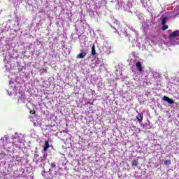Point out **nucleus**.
<instances>
[{
	"instance_id": "1",
	"label": "nucleus",
	"mask_w": 179,
	"mask_h": 179,
	"mask_svg": "<svg viewBox=\"0 0 179 179\" xmlns=\"http://www.w3.org/2000/svg\"><path fill=\"white\" fill-rule=\"evenodd\" d=\"M13 142L8 143L9 136L5 135L0 139V160H3L6 157V154L1 149H4L6 152L12 153L15 150H19L24 143V136L22 134L15 133L11 136Z\"/></svg>"
},
{
	"instance_id": "2",
	"label": "nucleus",
	"mask_w": 179,
	"mask_h": 179,
	"mask_svg": "<svg viewBox=\"0 0 179 179\" xmlns=\"http://www.w3.org/2000/svg\"><path fill=\"white\" fill-rule=\"evenodd\" d=\"M7 92L8 96L14 94L15 99L17 101L18 104L24 103L26 104V107L30 110V107H29V104H31L30 100L26 98V94H24V92H20L19 91V85H16L15 82L10 80L9 87L7 89Z\"/></svg>"
},
{
	"instance_id": "3",
	"label": "nucleus",
	"mask_w": 179,
	"mask_h": 179,
	"mask_svg": "<svg viewBox=\"0 0 179 179\" xmlns=\"http://www.w3.org/2000/svg\"><path fill=\"white\" fill-rule=\"evenodd\" d=\"M12 44L11 41H8L2 47V50L3 52L6 51L5 57L3 59L4 64H10L13 59H16L17 56H15V51H13V47L10 45Z\"/></svg>"
},
{
	"instance_id": "4",
	"label": "nucleus",
	"mask_w": 179,
	"mask_h": 179,
	"mask_svg": "<svg viewBox=\"0 0 179 179\" xmlns=\"http://www.w3.org/2000/svg\"><path fill=\"white\" fill-rule=\"evenodd\" d=\"M80 44L82 49H80V53L76 57L77 59H82L85 58L87 55V48H89V45L86 44V39L85 38L80 39Z\"/></svg>"
},
{
	"instance_id": "5",
	"label": "nucleus",
	"mask_w": 179,
	"mask_h": 179,
	"mask_svg": "<svg viewBox=\"0 0 179 179\" xmlns=\"http://www.w3.org/2000/svg\"><path fill=\"white\" fill-rule=\"evenodd\" d=\"M177 37H179V30H176L171 33L169 36V42L164 43V44L168 47H170V45H178L179 38H177Z\"/></svg>"
},
{
	"instance_id": "6",
	"label": "nucleus",
	"mask_w": 179,
	"mask_h": 179,
	"mask_svg": "<svg viewBox=\"0 0 179 179\" xmlns=\"http://www.w3.org/2000/svg\"><path fill=\"white\" fill-rule=\"evenodd\" d=\"M46 129L50 132H55L57 131V122L53 120L51 124L46 125Z\"/></svg>"
},
{
	"instance_id": "7",
	"label": "nucleus",
	"mask_w": 179,
	"mask_h": 179,
	"mask_svg": "<svg viewBox=\"0 0 179 179\" xmlns=\"http://www.w3.org/2000/svg\"><path fill=\"white\" fill-rule=\"evenodd\" d=\"M136 69L138 75H143V66H142V63L141 62H136Z\"/></svg>"
},
{
	"instance_id": "8",
	"label": "nucleus",
	"mask_w": 179,
	"mask_h": 179,
	"mask_svg": "<svg viewBox=\"0 0 179 179\" xmlns=\"http://www.w3.org/2000/svg\"><path fill=\"white\" fill-rule=\"evenodd\" d=\"M47 158V155H44L43 157H40L37 161H36V164L39 167H44L45 166V159Z\"/></svg>"
},
{
	"instance_id": "9",
	"label": "nucleus",
	"mask_w": 179,
	"mask_h": 179,
	"mask_svg": "<svg viewBox=\"0 0 179 179\" xmlns=\"http://www.w3.org/2000/svg\"><path fill=\"white\" fill-rule=\"evenodd\" d=\"M124 36L127 37L129 41H130L131 43H136V41H138V37L135 40L132 39L134 38V37H135V34H133V35L132 34H128V32H127V31L124 32Z\"/></svg>"
},
{
	"instance_id": "10",
	"label": "nucleus",
	"mask_w": 179,
	"mask_h": 179,
	"mask_svg": "<svg viewBox=\"0 0 179 179\" xmlns=\"http://www.w3.org/2000/svg\"><path fill=\"white\" fill-rule=\"evenodd\" d=\"M129 30H131V33L130 34H131V36H134V34L135 35L134 36V38H132V40H136V38L139 37V33L132 26H129Z\"/></svg>"
},
{
	"instance_id": "11",
	"label": "nucleus",
	"mask_w": 179,
	"mask_h": 179,
	"mask_svg": "<svg viewBox=\"0 0 179 179\" xmlns=\"http://www.w3.org/2000/svg\"><path fill=\"white\" fill-rule=\"evenodd\" d=\"M92 65H94V68H100V66H103V64L99 58H95V59L92 60Z\"/></svg>"
},
{
	"instance_id": "12",
	"label": "nucleus",
	"mask_w": 179,
	"mask_h": 179,
	"mask_svg": "<svg viewBox=\"0 0 179 179\" xmlns=\"http://www.w3.org/2000/svg\"><path fill=\"white\" fill-rule=\"evenodd\" d=\"M151 24L152 22H150V20L144 21L142 24L143 31H146V30H148L149 27H150Z\"/></svg>"
},
{
	"instance_id": "13",
	"label": "nucleus",
	"mask_w": 179,
	"mask_h": 179,
	"mask_svg": "<svg viewBox=\"0 0 179 179\" xmlns=\"http://www.w3.org/2000/svg\"><path fill=\"white\" fill-rule=\"evenodd\" d=\"M42 176H43L44 178L45 179H54V176H52V173L49 171H43L42 173Z\"/></svg>"
},
{
	"instance_id": "14",
	"label": "nucleus",
	"mask_w": 179,
	"mask_h": 179,
	"mask_svg": "<svg viewBox=\"0 0 179 179\" xmlns=\"http://www.w3.org/2000/svg\"><path fill=\"white\" fill-rule=\"evenodd\" d=\"M132 4L131 3H127L125 4V3H122V8L126 10V12H131V6Z\"/></svg>"
},
{
	"instance_id": "15",
	"label": "nucleus",
	"mask_w": 179,
	"mask_h": 179,
	"mask_svg": "<svg viewBox=\"0 0 179 179\" xmlns=\"http://www.w3.org/2000/svg\"><path fill=\"white\" fill-rule=\"evenodd\" d=\"M1 27H3L2 28V32L8 31L9 30V29H10V24H8L7 22H4L1 25Z\"/></svg>"
},
{
	"instance_id": "16",
	"label": "nucleus",
	"mask_w": 179,
	"mask_h": 179,
	"mask_svg": "<svg viewBox=\"0 0 179 179\" xmlns=\"http://www.w3.org/2000/svg\"><path fill=\"white\" fill-rule=\"evenodd\" d=\"M163 100L169 103V104H174V101L173 100V99H170L166 96H164L163 97Z\"/></svg>"
},
{
	"instance_id": "17",
	"label": "nucleus",
	"mask_w": 179,
	"mask_h": 179,
	"mask_svg": "<svg viewBox=\"0 0 179 179\" xmlns=\"http://www.w3.org/2000/svg\"><path fill=\"white\" fill-rule=\"evenodd\" d=\"M117 69H116L115 71V76H116V78H121V75H122V71H121V69H120V66H117Z\"/></svg>"
},
{
	"instance_id": "18",
	"label": "nucleus",
	"mask_w": 179,
	"mask_h": 179,
	"mask_svg": "<svg viewBox=\"0 0 179 179\" xmlns=\"http://www.w3.org/2000/svg\"><path fill=\"white\" fill-rule=\"evenodd\" d=\"M136 118L137 121H138V122L140 124H141L142 121H143V115L138 113V115H136Z\"/></svg>"
},
{
	"instance_id": "19",
	"label": "nucleus",
	"mask_w": 179,
	"mask_h": 179,
	"mask_svg": "<svg viewBox=\"0 0 179 179\" xmlns=\"http://www.w3.org/2000/svg\"><path fill=\"white\" fill-rule=\"evenodd\" d=\"M113 23L116 24V25H114L113 27L112 25H110V27H113V29H114V33H117V29L118 28V20H113Z\"/></svg>"
},
{
	"instance_id": "20",
	"label": "nucleus",
	"mask_w": 179,
	"mask_h": 179,
	"mask_svg": "<svg viewBox=\"0 0 179 179\" xmlns=\"http://www.w3.org/2000/svg\"><path fill=\"white\" fill-rule=\"evenodd\" d=\"M103 51L106 52V54H110V52H111V48H110L108 45H105L103 47Z\"/></svg>"
},
{
	"instance_id": "21",
	"label": "nucleus",
	"mask_w": 179,
	"mask_h": 179,
	"mask_svg": "<svg viewBox=\"0 0 179 179\" xmlns=\"http://www.w3.org/2000/svg\"><path fill=\"white\" fill-rule=\"evenodd\" d=\"M48 148H50V143L48 141H45L43 146V152H47Z\"/></svg>"
},
{
	"instance_id": "22",
	"label": "nucleus",
	"mask_w": 179,
	"mask_h": 179,
	"mask_svg": "<svg viewBox=\"0 0 179 179\" xmlns=\"http://www.w3.org/2000/svg\"><path fill=\"white\" fill-rule=\"evenodd\" d=\"M162 19V24H166V23H167V20H169V17L167 16H162L161 17Z\"/></svg>"
},
{
	"instance_id": "23",
	"label": "nucleus",
	"mask_w": 179,
	"mask_h": 179,
	"mask_svg": "<svg viewBox=\"0 0 179 179\" xmlns=\"http://www.w3.org/2000/svg\"><path fill=\"white\" fill-rule=\"evenodd\" d=\"M50 166H51V167L49 169V171H50V173H52V171H54V170H55L57 165H55V164H54V163H52Z\"/></svg>"
},
{
	"instance_id": "24",
	"label": "nucleus",
	"mask_w": 179,
	"mask_h": 179,
	"mask_svg": "<svg viewBox=\"0 0 179 179\" xmlns=\"http://www.w3.org/2000/svg\"><path fill=\"white\" fill-rule=\"evenodd\" d=\"M15 24H14L15 26V29H16V30H20V29L19 28V20L18 19H15Z\"/></svg>"
},
{
	"instance_id": "25",
	"label": "nucleus",
	"mask_w": 179,
	"mask_h": 179,
	"mask_svg": "<svg viewBox=\"0 0 179 179\" xmlns=\"http://www.w3.org/2000/svg\"><path fill=\"white\" fill-rule=\"evenodd\" d=\"M173 13H174V15H179V6L175 7V8L173 10Z\"/></svg>"
},
{
	"instance_id": "26",
	"label": "nucleus",
	"mask_w": 179,
	"mask_h": 179,
	"mask_svg": "<svg viewBox=\"0 0 179 179\" xmlns=\"http://www.w3.org/2000/svg\"><path fill=\"white\" fill-rule=\"evenodd\" d=\"M96 55V46L94 45L92 47V55Z\"/></svg>"
},
{
	"instance_id": "27",
	"label": "nucleus",
	"mask_w": 179,
	"mask_h": 179,
	"mask_svg": "<svg viewBox=\"0 0 179 179\" xmlns=\"http://www.w3.org/2000/svg\"><path fill=\"white\" fill-rule=\"evenodd\" d=\"M152 76L153 78H155V79H157V78H159L160 75L157 72H154Z\"/></svg>"
},
{
	"instance_id": "28",
	"label": "nucleus",
	"mask_w": 179,
	"mask_h": 179,
	"mask_svg": "<svg viewBox=\"0 0 179 179\" xmlns=\"http://www.w3.org/2000/svg\"><path fill=\"white\" fill-rule=\"evenodd\" d=\"M164 164H165V166H170V164H171V161H170V159L166 160V161L164 162Z\"/></svg>"
},
{
	"instance_id": "29",
	"label": "nucleus",
	"mask_w": 179,
	"mask_h": 179,
	"mask_svg": "<svg viewBox=\"0 0 179 179\" xmlns=\"http://www.w3.org/2000/svg\"><path fill=\"white\" fill-rule=\"evenodd\" d=\"M169 29V26L165 24H162V30H167Z\"/></svg>"
},
{
	"instance_id": "30",
	"label": "nucleus",
	"mask_w": 179,
	"mask_h": 179,
	"mask_svg": "<svg viewBox=\"0 0 179 179\" xmlns=\"http://www.w3.org/2000/svg\"><path fill=\"white\" fill-rule=\"evenodd\" d=\"M132 166H138V160H134L132 162Z\"/></svg>"
},
{
	"instance_id": "31",
	"label": "nucleus",
	"mask_w": 179,
	"mask_h": 179,
	"mask_svg": "<svg viewBox=\"0 0 179 179\" xmlns=\"http://www.w3.org/2000/svg\"><path fill=\"white\" fill-rule=\"evenodd\" d=\"M146 128H148V129H150V122H148V124H146Z\"/></svg>"
},
{
	"instance_id": "32",
	"label": "nucleus",
	"mask_w": 179,
	"mask_h": 179,
	"mask_svg": "<svg viewBox=\"0 0 179 179\" xmlns=\"http://www.w3.org/2000/svg\"><path fill=\"white\" fill-rule=\"evenodd\" d=\"M131 71L133 72V73H136V69L135 68H131Z\"/></svg>"
},
{
	"instance_id": "33",
	"label": "nucleus",
	"mask_w": 179,
	"mask_h": 179,
	"mask_svg": "<svg viewBox=\"0 0 179 179\" xmlns=\"http://www.w3.org/2000/svg\"><path fill=\"white\" fill-rule=\"evenodd\" d=\"M90 16H93V15H94V12L90 11Z\"/></svg>"
},
{
	"instance_id": "34",
	"label": "nucleus",
	"mask_w": 179,
	"mask_h": 179,
	"mask_svg": "<svg viewBox=\"0 0 179 179\" xmlns=\"http://www.w3.org/2000/svg\"><path fill=\"white\" fill-rule=\"evenodd\" d=\"M2 47H3V46L2 45V42L0 40V48H2Z\"/></svg>"
}]
</instances>
